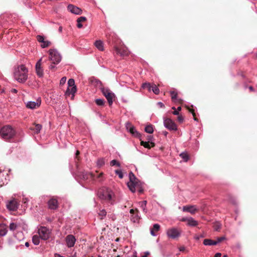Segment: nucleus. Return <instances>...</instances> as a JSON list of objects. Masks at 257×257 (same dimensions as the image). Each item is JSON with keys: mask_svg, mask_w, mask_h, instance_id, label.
<instances>
[{"mask_svg": "<svg viewBox=\"0 0 257 257\" xmlns=\"http://www.w3.org/2000/svg\"><path fill=\"white\" fill-rule=\"evenodd\" d=\"M139 204L144 212H146L147 201H143L139 202Z\"/></svg>", "mask_w": 257, "mask_h": 257, "instance_id": "obj_35", "label": "nucleus"}, {"mask_svg": "<svg viewBox=\"0 0 257 257\" xmlns=\"http://www.w3.org/2000/svg\"><path fill=\"white\" fill-rule=\"evenodd\" d=\"M79 154H80V152L78 150H77L75 154V158L76 159H77L78 160H79L78 156L79 155Z\"/></svg>", "mask_w": 257, "mask_h": 257, "instance_id": "obj_51", "label": "nucleus"}, {"mask_svg": "<svg viewBox=\"0 0 257 257\" xmlns=\"http://www.w3.org/2000/svg\"><path fill=\"white\" fill-rule=\"evenodd\" d=\"M151 88H152V91H153V92L155 94H158L159 93L160 90L156 84H153L152 85Z\"/></svg>", "mask_w": 257, "mask_h": 257, "instance_id": "obj_32", "label": "nucleus"}, {"mask_svg": "<svg viewBox=\"0 0 257 257\" xmlns=\"http://www.w3.org/2000/svg\"><path fill=\"white\" fill-rule=\"evenodd\" d=\"M49 60L54 64H58L61 60L62 57L59 52L55 49H51L49 50Z\"/></svg>", "mask_w": 257, "mask_h": 257, "instance_id": "obj_5", "label": "nucleus"}, {"mask_svg": "<svg viewBox=\"0 0 257 257\" xmlns=\"http://www.w3.org/2000/svg\"><path fill=\"white\" fill-rule=\"evenodd\" d=\"M17 227H18L17 225L14 222L10 223V226H9L10 229L12 231H14V230H16L17 229Z\"/></svg>", "mask_w": 257, "mask_h": 257, "instance_id": "obj_37", "label": "nucleus"}, {"mask_svg": "<svg viewBox=\"0 0 257 257\" xmlns=\"http://www.w3.org/2000/svg\"><path fill=\"white\" fill-rule=\"evenodd\" d=\"M28 72V70L26 67L21 65L15 69L14 73V77L19 82L24 83L27 80Z\"/></svg>", "mask_w": 257, "mask_h": 257, "instance_id": "obj_2", "label": "nucleus"}, {"mask_svg": "<svg viewBox=\"0 0 257 257\" xmlns=\"http://www.w3.org/2000/svg\"><path fill=\"white\" fill-rule=\"evenodd\" d=\"M66 78L65 77L62 78L60 80V83L61 84L64 83L66 81Z\"/></svg>", "mask_w": 257, "mask_h": 257, "instance_id": "obj_49", "label": "nucleus"}, {"mask_svg": "<svg viewBox=\"0 0 257 257\" xmlns=\"http://www.w3.org/2000/svg\"><path fill=\"white\" fill-rule=\"evenodd\" d=\"M29 243L28 242H26L25 243V245L27 246V247H29Z\"/></svg>", "mask_w": 257, "mask_h": 257, "instance_id": "obj_61", "label": "nucleus"}, {"mask_svg": "<svg viewBox=\"0 0 257 257\" xmlns=\"http://www.w3.org/2000/svg\"><path fill=\"white\" fill-rule=\"evenodd\" d=\"M132 257H137V253L135 252Z\"/></svg>", "mask_w": 257, "mask_h": 257, "instance_id": "obj_64", "label": "nucleus"}, {"mask_svg": "<svg viewBox=\"0 0 257 257\" xmlns=\"http://www.w3.org/2000/svg\"><path fill=\"white\" fill-rule=\"evenodd\" d=\"M125 127L127 131L132 134L134 136L136 137H140L141 134L137 131L135 127L131 123L127 122L125 124Z\"/></svg>", "mask_w": 257, "mask_h": 257, "instance_id": "obj_12", "label": "nucleus"}, {"mask_svg": "<svg viewBox=\"0 0 257 257\" xmlns=\"http://www.w3.org/2000/svg\"><path fill=\"white\" fill-rule=\"evenodd\" d=\"M158 105L159 106V107H164L165 106H164V104L162 103V102H159L158 103Z\"/></svg>", "mask_w": 257, "mask_h": 257, "instance_id": "obj_53", "label": "nucleus"}, {"mask_svg": "<svg viewBox=\"0 0 257 257\" xmlns=\"http://www.w3.org/2000/svg\"><path fill=\"white\" fill-rule=\"evenodd\" d=\"M113 195V193L111 189L106 187H102L98 191V197L103 200L110 201Z\"/></svg>", "mask_w": 257, "mask_h": 257, "instance_id": "obj_4", "label": "nucleus"}, {"mask_svg": "<svg viewBox=\"0 0 257 257\" xmlns=\"http://www.w3.org/2000/svg\"><path fill=\"white\" fill-rule=\"evenodd\" d=\"M41 103V99L39 98L37 99L36 101H29L26 104L27 107L30 109H35L39 107Z\"/></svg>", "mask_w": 257, "mask_h": 257, "instance_id": "obj_15", "label": "nucleus"}, {"mask_svg": "<svg viewBox=\"0 0 257 257\" xmlns=\"http://www.w3.org/2000/svg\"><path fill=\"white\" fill-rule=\"evenodd\" d=\"M164 123L165 126L170 131H176L177 130V127L175 122L170 118H165Z\"/></svg>", "mask_w": 257, "mask_h": 257, "instance_id": "obj_11", "label": "nucleus"}, {"mask_svg": "<svg viewBox=\"0 0 257 257\" xmlns=\"http://www.w3.org/2000/svg\"><path fill=\"white\" fill-rule=\"evenodd\" d=\"M134 219V222H135L137 220H138L140 219V218L138 216V212H136V213H135Z\"/></svg>", "mask_w": 257, "mask_h": 257, "instance_id": "obj_45", "label": "nucleus"}, {"mask_svg": "<svg viewBox=\"0 0 257 257\" xmlns=\"http://www.w3.org/2000/svg\"><path fill=\"white\" fill-rule=\"evenodd\" d=\"M95 101L98 106H103L104 104V100L103 99H96Z\"/></svg>", "mask_w": 257, "mask_h": 257, "instance_id": "obj_34", "label": "nucleus"}, {"mask_svg": "<svg viewBox=\"0 0 257 257\" xmlns=\"http://www.w3.org/2000/svg\"><path fill=\"white\" fill-rule=\"evenodd\" d=\"M180 221L182 222H186L187 225L190 226L194 227L198 224V221L194 220L192 217H183Z\"/></svg>", "mask_w": 257, "mask_h": 257, "instance_id": "obj_13", "label": "nucleus"}, {"mask_svg": "<svg viewBox=\"0 0 257 257\" xmlns=\"http://www.w3.org/2000/svg\"><path fill=\"white\" fill-rule=\"evenodd\" d=\"M203 244L205 245H216L215 240H213L210 239H205L203 241Z\"/></svg>", "mask_w": 257, "mask_h": 257, "instance_id": "obj_28", "label": "nucleus"}, {"mask_svg": "<svg viewBox=\"0 0 257 257\" xmlns=\"http://www.w3.org/2000/svg\"><path fill=\"white\" fill-rule=\"evenodd\" d=\"M51 44V42L49 41H46L45 40L44 41V42H43L41 44V47L42 48H46L47 47H48L49 46H50Z\"/></svg>", "mask_w": 257, "mask_h": 257, "instance_id": "obj_38", "label": "nucleus"}, {"mask_svg": "<svg viewBox=\"0 0 257 257\" xmlns=\"http://www.w3.org/2000/svg\"><path fill=\"white\" fill-rule=\"evenodd\" d=\"M102 92L103 95L107 99L109 105L110 106L113 103V98L114 97V94L111 91L108 89L103 88Z\"/></svg>", "mask_w": 257, "mask_h": 257, "instance_id": "obj_8", "label": "nucleus"}, {"mask_svg": "<svg viewBox=\"0 0 257 257\" xmlns=\"http://www.w3.org/2000/svg\"><path fill=\"white\" fill-rule=\"evenodd\" d=\"M249 90H250V91H253V89H253V87H252V86H249Z\"/></svg>", "mask_w": 257, "mask_h": 257, "instance_id": "obj_59", "label": "nucleus"}, {"mask_svg": "<svg viewBox=\"0 0 257 257\" xmlns=\"http://www.w3.org/2000/svg\"><path fill=\"white\" fill-rule=\"evenodd\" d=\"M177 120L180 123H182L184 120V117L182 115H179L177 117Z\"/></svg>", "mask_w": 257, "mask_h": 257, "instance_id": "obj_44", "label": "nucleus"}, {"mask_svg": "<svg viewBox=\"0 0 257 257\" xmlns=\"http://www.w3.org/2000/svg\"><path fill=\"white\" fill-rule=\"evenodd\" d=\"M89 175H90L91 178H93L94 177V176H95L94 174H93L92 173H90Z\"/></svg>", "mask_w": 257, "mask_h": 257, "instance_id": "obj_60", "label": "nucleus"}, {"mask_svg": "<svg viewBox=\"0 0 257 257\" xmlns=\"http://www.w3.org/2000/svg\"><path fill=\"white\" fill-rule=\"evenodd\" d=\"M68 10L72 13L76 15H80L82 13V11L80 9L72 5H69L68 6Z\"/></svg>", "mask_w": 257, "mask_h": 257, "instance_id": "obj_20", "label": "nucleus"}, {"mask_svg": "<svg viewBox=\"0 0 257 257\" xmlns=\"http://www.w3.org/2000/svg\"><path fill=\"white\" fill-rule=\"evenodd\" d=\"M160 229V225L159 224H155L152 228L151 229V234L153 236L156 235V232Z\"/></svg>", "mask_w": 257, "mask_h": 257, "instance_id": "obj_22", "label": "nucleus"}, {"mask_svg": "<svg viewBox=\"0 0 257 257\" xmlns=\"http://www.w3.org/2000/svg\"><path fill=\"white\" fill-rule=\"evenodd\" d=\"M2 138L6 140L12 139L16 135L15 130L10 125L3 127L0 131Z\"/></svg>", "mask_w": 257, "mask_h": 257, "instance_id": "obj_3", "label": "nucleus"}, {"mask_svg": "<svg viewBox=\"0 0 257 257\" xmlns=\"http://www.w3.org/2000/svg\"><path fill=\"white\" fill-rule=\"evenodd\" d=\"M42 128V125L40 124H34L33 126H31L30 129L34 131L35 133L38 134Z\"/></svg>", "mask_w": 257, "mask_h": 257, "instance_id": "obj_25", "label": "nucleus"}, {"mask_svg": "<svg viewBox=\"0 0 257 257\" xmlns=\"http://www.w3.org/2000/svg\"><path fill=\"white\" fill-rule=\"evenodd\" d=\"M170 93L171 94V98L173 101H177L180 103H182L183 100H182L181 99H178L177 98L178 92L177 91H176L175 90H171Z\"/></svg>", "mask_w": 257, "mask_h": 257, "instance_id": "obj_21", "label": "nucleus"}, {"mask_svg": "<svg viewBox=\"0 0 257 257\" xmlns=\"http://www.w3.org/2000/svg\"><path fill=\"white\" fill-rule=\"evenodd\" d=\"M181 230L173 227L169 228L167 231V235L168 236V237L172 238V239H176L178 238L181 234Z\"/></svg>", "mask_w": 257, "mask_h": 257, "instance_id": "obj_7", "label": "nucleus"}, {"mask_svg": "<svg viewBox=\"0 0 257 257\" xmlns=\"http://www.w3.org/2000/svg\"><path fill=\"white\" fill-rule=\"evenodd\" d=\"M136 212H139V210L137 209H136L135 210L132 209L130 211V213L132 214H135Z\"/></svg>", "mask_w": 257, "mask_h": 257, "instance_id": "obj_47", "label": "nucleus"}, {"mask_svg": "<svg viewBox=\"0 0 257 257\" xmlns=\"http://www.w3.org/2000/svg\"><path fill=\"white\" fill-rule=\"evenodd\" d=\"M181 110V106H179V107H178V108H177V111H178V112H179V111H180Z\"/></svg>", "mask_w": 257, "mask_h": 257, "instance_id": "obj_62", "label": "nucleus"}, {"mask_svg": "<svg viewBox=\"0 0 257 257\" xmlns=\"http://www.w3.org/2000/svg\"><path fill=\"white\" fill-rule=\"evenodd\" d=\"M142 87L144 89H147L149 91H151L152 85L149 83H144L142 84Z\"/></svg>", "mask_w": 257, "mask_h": 257, "instance_id": "obj_33", "label": "nucleus"}, {"mask_svg": "<svg viewBox=\"0 0 257 257\" xmlns=\"http://www.w3.org/2000/svg\"><path fill=\"white\" fill-rule=\"evenodd\" d=\"M62 29H63L62 27L60 26L59 28V30H58L59 32L61 33L62 32Z\"/></svg>", "mask_w": 257, "mask_h": 257, "instance_id": "obj_58", "label": "nucleus"}, {"mask_svg": "<svg viewBox=\"0 0 257 257\" xmlns=\"http://www.w3.org/2000/svg\"><path fill=\"white\" fill-rule=\"evenodd\" d=\"M19 205L18 200L16 199H13L8 202L7 208L10 211H15L18 209Z\"/></svg>", "mask_w": 257, "mask_h": 257, "instance_id": "obj_10", "label": "nucleus"}, {"mask_svg": "<svg viewBox=\"0 0 257 257\" xmlns=\"http://www.w3.org/2000/svg\"><path fill=\"white\" fill-rule=\"evenodd\" d=\"M130 181L127 183V186L132 192L138 191L140 194L143 192V189L141 183L135 177L134 174L131 172L129 174Z\"/></svg>", "mask_w": 257, "mask_h": 257, "instance_id": "obj_1", "label": "nucleus"}, {"mask_svg": "<svg viewBox=\"0 0 257 257\" xmlns=\"http://www.w3.org/2000/svg\"><path fill=\"white\" fill-rule=\"evenodd\" d=\"M42 61V58L40 59L36 63V66H35V69H36V73H37V75L40 77H42L44 74L43 69L42 67H41Z\"/></svg>", "mask_w": 257, "mask_h": 257, "instance_id": "obj_14", "label": "nucleus"}, {"mask_svg": "<svg viewBox=\"0 0 257 257\" xmlns=\"http://www.w3.org/2000/svg\"><path fill=\"white\" fill-rule=\"evenodd\" d=\"M81 23V22H77V26L78 28H81L83 27Z\"/></svg>", "mask_w": 257, "mask_h": 257, "instance_id": "obj_50", "label": "nucleus"}, {"mask_svg": "<svg viewBox=\"0 0 257 257\" xmlns=\"http://www.w3.org/2000/svg\"><path fill=\"white\" fill-rule=\"evenodd\" d=\"M145 132L149 134H152L154 132V129L153 127V125L149 124L147 125L145 127Z\"/></svg>", "mask_w": 257, "mask_h": 257, "instance_id": "obj_29", "label": "nucleus"}, {"mask_svg": "<svg viewBox=\"0 0 257 257\" xmlns=\"http://www.w3.org/2000/svg\"><path fill=\"white\" fill-rule=\"evenodd\" d=\"M39 236L43 240H47L50 237V231L46 227L41 226L38 230Z\"/></svg>", "mask_w": 257, "mask_h": 257, "instance_id": "obj_9", "label": "nucleus"}, {"mask_svg": "<svg viewBox=\"0 0 257 257\" xmlns=\"http://www.w3.org/2000/svg\"><path fill=\"white\" fill-rule=\"evenodd\" d=\"M141 145L146 148L150 149L151 147L155 146V143L153 142H150L149 141L144 142L141 140Z\"/></svg>", "mask_w": 257, "mask_h": 257, "instance_id": "obj_23", "label": "nucleus"}, {"mask_svg": "<svg viewBox=\"0 0 257 257\" xmlns=\"http://www.w3.org/2000/svg\"><path fill=\"white\" fill-rule=\"evenodd\" d=\"M95 47L100 51H103V42L100 40H97L95 42Z\"/></svg>", "mask_w": 257, "mask_h": 257, "instance_id": "obj_27", "label": "nucleus"}, {"mask_svg": "<svg viewBox=\"0 0 257 257\" xmlns=\"http://www.w3.org/2000/svg\"><path fill=\"white\" fill-rule=\"evenodd\" d=\"M193 117H194V119L195 120H196V121H198V118L196 117V114H195V116H193Z\"/></svg>", "mask_w": 257, "mask_h": 257, "instance_id": "obj_63", "label": "nucleus"}, {"mask_svg": "<svg viewBox=\"0 0 257 257\" xmlns=\"http://www.w3.org/2000/svg\"><path fill=\"white\" fill-rule=\"evenodd\" d=\"M115 173L118 175L119 178L122 179L123 178V174L120 170H116L115 171Z\"/></svg>", "mask_w": 257, "mask_h": 257, "instance_id": "obj_41", "label": "nucleus"}, {"mask_svg": "<svg viewBox=\"0 0 257 257\" xmlns=\"http://www.w3.org/2000/svg\"><path fill=\"white\" fill-rule=\"evenodd\" d=\"M32 241L34 244L38 245L40 243L39 236L37 235H34L32 238Z\"/></svg>", "mask_w": 257, "mask_h": 257, "instance_id": "obj_30", "label": "nucleus"}, {"mask_svg": "<svg viewBox=\"0 0 257 257\" xmlns=\"http://www.w3.org/2000/svg\"><path fill=\"white\" fill-rule=\"evenodd\" d=\"M48 206L51 209H56L58 207V201L56 199L52 198L48 201Z\"/></svg>", "mask_w": 257, "mask_h": 257, "instance_id": "obj_19", "label": "nucleus"}, {"mask_svg": "<svg viewBox=\"0 0 257 257\" xmlns=\"http://www.w3.org/2000/svg\"><path fill=\"white\" fill-rule=\"evenodd\" d=\"M106 211L104 209H102L99 211L98 215L100 216V219H102L106 215Z\"/></svg>", "mask_w": 257, "mask_h": 257, "instance_id": "obj_36", "label": "nucleus"}, {"mask_svg": "<svg viewBox=\"0 0 257 257\" xmlns=\"http://www.w3.org/2000/svg\"><path fill=\"white\" fill-rule=\"evenodd\" d=\"M110 165L111 166H119L120 163L119 162H110Z\"/></svg>", "mask_w": 257, "mask_h": 257, "instance_id": "obj_43", "label": "nucleus"}, {"mask_svg": "<svg viewBox=\"0 0 257 257\" xmlns=\"http://www.w3.org/2000/svg\"><path fill=\"white\" fill-rule=\"evenodd\" d=\"M187 108L189 110V111L192 114L193 116H195V114H196L195 113L194 110L193 109H191V108H189L188 107H187Z\"/></svg>", "mask_w": 257, "mask_h": 257, "instance_id": "obj_46", "label": "nucleus"}, {"mask_svg": "<svg viewBox=\"0 0 257 257\" xmlns=\"http://www.w3.org/2000/svg\"><path fill=\"white\" fill-rule=\"evenodd\" d=\"M172 109L174 110V111L173 112V114H174V115H179V114L178 111L176 110V108L175 107H172Z\"/></svg>", "mask_w": 257, "mask_h": 257, "instance_id": "obj_48", "label": "nucleus"}, {"mask_svg": "<svg viewBox=\"0 0 257 257\" xmlns=\"http://www.w3.org/2000/svg\"><path fill=\"white\" fill-rule=\"evenodd\" d=\"M11 92H12V93H17L18 91H17V89H12L11 90Z\"/></svg>", "mask_w": 257, "mask_h": 257, "instance_id": "obj_57", "label": "nucleus"}, {"mask_svg": "<svg viewBox=\"0 0 257 257\" xmlns=\"http://www.w3.org/2000/svg\"><path fill=\"white\" fill-rule=\"evenodd\" d=\"M68 87L65 92L66 96L72 94L74 96V93L76 91V87L75 85V81L73 79H70L68 82Z\"/></svg>", "mask_w": 257, "mask_h": 257, "instance_id": "obj_6", "label": "nucleus"}, {"mask_svg": "<svg viewBox=\"0 0 257 257\" xmlns=\"http://www.w3.org/2000/svg\"><path fill=\"white\" fill-rule=\"evenodd\" d=\"M225 239V237L224 236L217 237L216 240H215V242H216V244H217L218 243H219L220 242H221Z\"/></svg>", "mask_w": 257, "mask_h": 257, "instance_id": "obj_40", "label": "nucleus"}, {"mask_svg": "<svg viewBox=\"0 0 257 257\" xmlns=\"http://www.w3.org/2000/svg\"><path fill=\"white\" fill-rule=\"evenodd\" d=\"M179 250L181 251H185L186 250V248L184 246H181L179 247Z\"/></svg>", "mask_w": 257, "mask_h": 257, "instance_id": "obj_52", "label": "nucleus"}, {"mask_svg": "<svg viewBox=\"0 0 257 257\" xmlns=\"http://www.w3.org/2000/svg\"><path fill=\"white\" fill-rule=\"evenodd\" d=\"M114 50L117 54L121 56H126L128 54L127 49L125 47L118 48L115 47Z\"/></svg>", "mask_w": 257, "mask_h": 257, "instance_id": "obj_18", "label": "nucleus"}, {"mask_svg": "<svg viewBox=\"0 0 257 257\" xmlns=\"http://www.w3.org/2000/svg\"><path fill=\"white\" fill-rule=\"evenodd\" d=\"M86 21V18L85 17H80L77 20V22H83Z\"/></svg>", "mask_w": 257, "mask_h": 257, "instance_id": "obj_42", "label": "nucleus"}, {"mask_svg": "<svg viewBox=\"0 0 257 257\" xmlns=\"http://www.w3.org/2000/svg\"><path fill=\"white\" fill-rule=\"evenodd\" d=\"M7 232L6 225L4 224H0V235L4 236L7 234Z\"/></svg>", "mask_w": 257, "mask_h": 257, "instance_id": "obj_26", "label": "nucleus"}, {"mask_svg": "<svg viewBox=\"0 0 257 257\" xmlns=\"http://www.w3.org/2000/svg\"><path fill=\"white\" fill-rule=\"evenodd\" d=\"M221 224L219 222H215L213 224V228L215 230L219 231L221 228Z\"/></svg>", "mask_w": 257, "mask_h": 257, "instance_id": "obj_31", "label": "nucleus"}, {"mask_svg": "<svg viewBox=\"0 0 257 257\" xmlns=\"http://www.w3.org/2000/svg\"><path fill=\"white\" fill-rule=\"evenodd\" d=\"M37 40L39 42L42 43L45 41V38L43 36L38 35L37 36Z\"/></svg>", "mask_w": 257, "mask_h": 257, "instance_id": "obj_39", "label": "nucleus"}, {"mask_svg": "<svg viewBox=\"0 0 257 257\" xmlns=\"http://www.w3.org/2000/svg\"><path fill=\"white\" fill-rule=\"evenodd\" d=\"M150 254V253L149 252H145V254L144 255H143L142 257H148V256Z\"/></svg>", "mask_w": 257, "mask_h": 257, "instance_id": "obj_55", "label": "nucleus"}, {"mask_svg": "<svg viewBox=\"0 0 257 257\" xmlns=\"http://www.w3.org/2000/svg\"><path fill=\"white\" fill-rule=\"evenodd\" d=\"M53 64H53V63H52V64H51V65H50L49 66V69H52H52H53L55 68V66H54Z\"/></svg>", "mask_w": 257, "mask_h": 257, "instance_id": "obj_56", "label": "nucleus"}, {"mask_svg": "<svg viewBox=\"0 0 257 257\" xmlns=\"http://www.w3.org/2000/svg\"><path fill=\"white\" fill-rule=\"evenodd\" d=\"M221 253H219V252L216 253L214 255V257H221Z\"/></svg>", "mask_w": 257, "mask_h": 257, "instance_id": "obj_54", "label": "nucleus"}, {"mask_svg": "<svg viewBox=\"0 0 257 257\" xmlns=\"http://www.w3.org/2000/svg\"><path fill=\"white\" fill-rule=\"evenodd\" d=\"M180 156L184 160V161H188L190 160H192V156L188 154L187 152H183L180 154Z\"/></svg>", "mask_w": 257, "mask_h": 257, "instance_id": "obj_24", "label": "nucleus"}, {"mask_svg": "<svg viewBox=\"0 0 257 257\" xmlns=\"http://www.w3.org/2000/svg\"><path fill=\"white\" fill-rule=\"evenodd\" d=\"M76 239L74 235L70 234L66 237V242L68 247H73L75 243Z\"/></svg>", "mask_w": 257, "mask_h": 257, "instance_id": "obj_17", "label": "nucleus"}, {"mask_svg": "<svg viewBox=\"0 0 257 257\" xmlns=\"http://www.w3.org/2000/svg\"><path fill=\"white\" fill-rule=\"evenodd\" d=\"M198 211L195 205H186L183 207V211L188 212L191 214H194Z\"/></svg>", "mask_w": 257, "mask_h": 257, "instance_id": "obj_16", "label": "nucleus"}]
</instances>
